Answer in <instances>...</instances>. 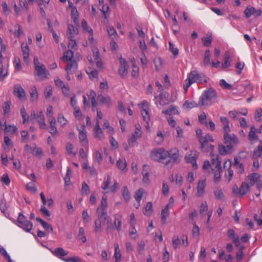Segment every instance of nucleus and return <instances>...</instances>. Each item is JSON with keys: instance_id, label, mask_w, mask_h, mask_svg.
<instances>
[{"instance_id": "41", "label": "nucleus", "mask_w": 262, "mask_h": 262, "mask_svg": "<svg viewBox=\"0 0 262 262\" xmlns=\"http://www.w3.org/2000/svg\"><path fill=\"white\" fill-rule=\"evenodd\" d=\"M5 131L6 133H8L10 135H18V129L17 127L14 125H9L6 126Z\"/></svg>"}, {"instance_id": "14", "label": "nucleus", "mask_w": 262, "mask_h": 262, "mask_svg": "<svg viewBox=\"0 0 262 262\" xmlns=\"http://www.w3.org/2000/svg\"><path fill=\"white\" fill-rule=\"evenodd\" d=\"M86 97L85 95H83V107L85 108L91 102L93 107H95L96 106V101L95 100L96 93L94 91L92 90L89 91L87 94Z\"/></svg>"}, {"instance_id": "23", "label": "nucleus", "mask_w": 262, "mask_h": 262, "mask_svg": "<svg viewBox=\"0 0 262 262\" xmlns=\"http://www.w3.org/2000/svg\"><path fill=\"white\" fill-rule=\"evenodd\" d=\"M248 110L246 108H242L238 111H231L229 112V117L233 119H237L241 115L246 116L248 114Z\"/></svg>"}, {"instance_id": "50", "label": "nucleus", "mask_w": 262, "mask_h": 262, "mask_svg": "<svg viewBox=\"0 0 262 262\" xmlns=\"http://www.w3.org/2000/svg\"><path fill=\"white\" fill-rule=\"evenodd\" d=\"M122 195L125 202H129L131 198V195L128 188L126 186H124L122 188Z\"/></svg>"}, {"instance_id": "34", "label": "nucleus", "mask_w": 262, "mask_h": 262, "mask_svg": "<svg viewBox=\"0 0 262 262\" xmlns=\"http://www.w3.org/2000/svg\"><path fill=\"white\" fill-rule=\"evenodd\" d=\"M199 106V102L193 100H186L182 105V108L186 111H189L191 108Z\"/></svg>"}, {"instance_id": "64", "label": "nucleus", "mask_w": 262, "mask_h": 262, "mask_svg": "<svg viewBox=\"0 0 262 262\" xmlns=\"http://www.w3.org/2000/svg\"><path fill=\"white\" fill-rule=\"evenodd\" d=\"M82 219L84 223H89L91 220V217L89 215L87 210H84L82 213Z\"/></svg>"}, {"instance_id": "9", "label": "nucleus", "mask_w": 262, "mask_h": 262, "mask_svg": "<svg viewBox=\"0 0 262 262\" xmlns=\"http://www.w3.org/2000/svg\"><path fill=\"white\" fill-rule=\"evenodd\" d=\"M140 110L141 114L143 121L147 124L149 126V122L150 120L151 109L150 104L146 100H143L138 104Z\"/></svg>"}, {"instance_id": "52", "label": "nucleus", "mask_w": 262, "mask_h": 262, "mask_svg": "<svg viewBox=\"0 0 262 262\" xmlns=\"http://www.w3.org/2000/svg\"><path fill=\"white\" fill-rule=\"evenodd\" d=\"M94 231L96 233L102 232V222L100 219H97L94 222Z\"/></svg>"}, {"instance_id": "32", "label": "nucleus", "mask_w": 262, "mask_h": 262, "mask_svg": "<svg viewBox=\"0 0 262 262\" xmlns=\"http://www.w3.org/2000/svg\"><path fill=\"white\" fill-rule=\"evenodd\" d=\"M25 150L28 152L32 153L34 155H36L40 157L42 156L41 150L40 148L36 147L35 145H34L33 147H30L29 145L27 144L25 146Z\"/></svg>"}, {"instance_id": "56", "label": "nucleus", "mask_w": 262, "mask_h": 262, "mask_svg": "<svg viewBox=\"0 0 262 262\" xmlns=\"http://www.w3.org/2000/svg\"><path fill=\"white\" fill-rule=\"evenodd\" d=\"M144 192V190L142 188H140L135 192L134 198L137 202H141Z\"/></svg>"}, {"instance_id": "45", "label": "nucleus", "mask_w": 262, "mask_h": 262, "mask_svg": "<svg viewBox=\"0 0 262 262\" xmlns=\"http://www.w3.org/2000/svg\"><path fill=\"white\" fill-rule=\"evenodd\" d=\"M154 210L152 203L150 202H147L143 211L144 214L149 216L152 214Z\"/></svg>"}, {"instance_id": "16", "label": "nucleus", "mask_w": 262, "mask_h": 262, "mask_svg": "<svg viewBox=\"0 0 262 262\" xmlns=\"http://www.w3.org/2000/svg\"><path fill=\"white\" fill-rule=\"evenodd\" d=\"M110 184L111 178L110 177H108L101 186L102 188L105 190V194L109 192L114 193L118 189L119 185L117 182H115L114 184L111 186H110Z\"/></svg>"}, {"instance_id": "21", "label": "nucleus", "mask_w": 262, "mask_h": 262, "mask_svg": "<svg viewBox=\"0 0 262 262\" xmlns=\"http://www.w3.org/2000/svg\"><path fill=\"white\" fill-rule=\"evenodd\" d=\"M78 25L79 24H74V25H73L69 23L68 24V29L66 33L68 38H75V36L78 35L79 33Z\"/></svg>"}, {"instance_id": "8", "label": "nucleus", "mask_w": 262, "mask_h": 262, "mask_svg": "<svg viewBox=\"0 0 262 262\" xmlns=\"http://www.w3.org/2000/svg\"><path fill=\"white\" fill-rule=\"evenodd\" d=\"M210 156L212 157V170L214 173V181L215 182L220 181L221 177V161L217 155H214L211 153Z\"/></svg>"}, {"instance_id": "35", "label": "nucleus", "mask_w": 262, "mask_h": 262, "mask_svg": "<svg viewBox=\"0 0 262 262\" xmlns=\"http://www.w3.org/2000/svg\"><path fill=\"white\" fill-rule=\"evenodd\" d=\"M3 60H0V81H3L8 75V67L3 66Z\"/></svg>"}, {"instance_id": "63", "label": "nucleus", "mask_w": 262, "mask_h": 262, "mask_svg": "<svg viewBox=\"0 0 262 262\" xmlns=\"http://www.w3.org/2000/svg\"><path fill=\"white\" fill-rule=\"evenodd\" d=\"M99 4L100 10L103 13L105 16L106 15V13L109 9L108 6L106 5H103V0H98Z\"/></svg>"}, {"instance_id": "62", "label": "nucleus", "mask_w": 262, "mask_h": 262, "mask_svg": "<svg viewBox=\"0 0 262 262\" xmlns=\"http://www.w3.org/2000/svg\"><path fill=\"white\" fill-rule=\"evenodd\" d=\"M68 39L69 41L68 47L69 50H76L77 48V44L75 38Z\"/></svg>"}, {"instance_id": "20", "label": "nucleus", "mask_w": 262, "mask_h": 262, "mask_svg": "<svg viewBox=\"0 0 262 262\" xmlns=\"http://www.w3.org/2000/svg\"><path fill=\"white\" fill-rule=\"evenodd\" d=\"M21 116L23 119V124H26L29 121L33 122L36 116V114L34 111H32L30 116L27 113L25 107L23 106L21 107L20 110Z\"/></svg>"}, {"instance_id": "24", "label": "nucleus", "mask_w": 262, "mask_h": 262, "mask_svg": "<svg viewBox=\"0 0 262 262\" xmlns=\"http://www.w3.org/2000/svg\"><path fill=\"white\" fill-rule=\"evenodd\" d=\"M81 27L84 33H88L89 34V40L91 43L94 42V38L93 36V30L90 27L87 22L85 20H82L81 21Z\"/></svg>"}, {"instance_id": "40", "label": "nucleus", "mask_w": 262, "mask_h": 262, "mask_svg": "<svg viewBox=\"0 0 262 262\" xmlns=\"http://www.w3.org/2000/svg\"><path fill=\"white\" fill-rule=\"evenodd\" d=\"M114 256L115 259V262H120L121 258V253L119 245L118 243H115L114 244Z\"/></svg>"}, {"instance_id": "2", "label": "nucleus", "mask_w": 262, "mask_h": 262, "mask_svg": "<svg viewBox=\"0 0 262 262\" xmlns=\"http://www.w3.org/2000/svg\"><path fill=\"white\" fill-rule=\"evenodd\" d=\"M88 64L86 68V72L90 78L92 80L98 79V72L96 68L100 69L102 68V62L99 55L97 48L93 49V55L88 57Z\"/></svg>"}, {"instance_id": "26", "label": "nucleus", "mask_w": 262, "mask_h": 262, "mask_svg": "<svg viewBox=\"0 0 262 262\" xmlns=\"http://www.w3.org/2000/svg\"><path fill=\"white\" fill-rule=\"evenodd\" d=\"M14 93L15 96L18 97L20 100H24L26 99L25 92L20 85L15 86Z\"/></svg>"}, {"instance_id": "60", "label": "nucleus", "mask_w": 262, "mask_h": 262, "mask_svg": "<svg viewBox=\"0 0 262 262\" xmlns=\"http://www.w3.org/2000/svg\"><path fill=\"white\" fill-rule=\"evenodd\" d=\"M228 235L229 237L233 241L234 243L238 242V238H239V236L235 233L233 230L229 229L228 231Z\"/></svg>"}, {"instance_id": "27", "label": "nucleus", "mask_w": 262, "mask_h": 262, "mask_svg": "<svg viewBox=\"0 0 262 262\" xmlns=\"http://www.w3.org/2000/svg\"><path fill=\"white\" fill-rule=\"evenodd\" d=\"M205 186L206 183L205 180H201L199 181L196 186V196L200 197L203 196L205 194Z\"/></svg>"}, {"instance_id": "39", "label": "nucleus", "mask_w": 262, "mask_h": 262, "mask_svg": "<svg viewBox=\"0 0 262 262\" xmlns=\"http://www.w3.org/2000/svg\"><path fill=\"white\" fill-rule=\"evenodd\" d=\"M93 132L94 136L99 139L103 138L104 136V134L102 132L101 128L100 127V125L98 123H96V124L94 128Z\"/></svg>"}, {"instance_id": "10", "label": "nucleus", "mask_w": 262, "mask_h": 262, "mask_svg": "<svg viewBox=\"0 0 262 262\" xmlns=\"http://www.w3.org/2000/svg\"><path fill=\"white\" fill-rule=\"evenodd\" d=\"M17 226L27 232H30L32 229L33 224L27 220L22 213H19L17 218Z\"/></svg>"}, {"instance_id": "59", "label": "nucleus", "mask_w": 262, "mask_h": 262, "mask_svg": "<svg viewBox=\"0 0 262 262\" xmlns=\"http://www.w3.org/2000/svg\"><path fill=\"white\" fill-rule=\"evenodd\" d=\"M129 234L132 239H136L138 237V232L136 229L135 225L130 226Z\"/></svg>"}, {"instance_id": "44", "label": "nucleus", "mask_w": 262, "mask_h": 262, "mask_svg": "<svg viewBox=\"0 0 262 262\" xmlns=\"http://www.w3.org/2000/svg\"><path fill=\"white\" fill-rule=\"evenodd\" d=\"M170 208L165 206L161 211V221L163 224H165L167 218L169 215V209Z\"/></svg>"}, {"instance_id": "54", "label": "nucleus", "mask_w": 262, "mask_h": 262, "mask_svg": "<svg viewBox=\"0 0 262 262\" xmlns=\"http://www.w3.org/2000/svg\"><path fill=\"white\" fill-rule=\"evenodd\" d=\"M77 236L78 239L81 241L82 243H84L86 242L87 239L85 235V230L83 228L80 227L79 228Z\"/></svg>"}, {"instance_id": "28", "label": "nucleus", "mask_w": 262, "mask_h": 262, "mask_svg": "<svg viewBox=\"0 0 262 262\" xmlns=\"http://www.w3.org/2000/svg\"><path fill=\"white\" fill-rule=\"evenodd\" d=\"M35 119L38 122L39 126L41 129H45L46 128L47 125L45 122V119L42 112H39L36 114L34 120Z\"/></svg>"}, {"instance_id": "46", "label": "nucleus", "mask_w": 262, "mask_h": 262, "mask_svg": "<svg viewBox=\"0 0 262 262\" xmlns=\"http://www.w3.org/2000/svg\"><path fill=\"white\" fill-rule=\"evenodd\" d=\"M114 225L118 231L121 230L122 216L121 215L116 214L115 215Z\"/></svg>"}, {"instance_id": "1", "label": "nucleus", "mask_w": 262, "mask_h": 262, "mask_svg": "<svg viewBox=\"0 0 262 262\" xmlns=\"http://www.w3.org/2000/svg\"><path fill=\"white\" fill-rule=\"evenodd\" d=\"M150 158L160 162H163L164 160L169 158V159L165 162V165L168 167H171L180 161L179 151L176 148L169 150H166L163 148L154 149L150 152Z\"/></svg>"}, {"instance_id": "3", "label": "nucleus", "mask_w": 262, "mask_h": 262, "mask_svg": "<svg viewBox=\"0 0 262 262\" xmlns=\"http://www.w3.org/2000/svg\"><path fill=\"white\" fill-rule=\"evenodd\" d=\"M224 144H219L218 150L221 155H226L232 153L234 149L233 147L238 144V139L237 136L233 134L224 135Z\"/></svg>"}, {"instance_id": "57", "label": "nucleus", "mask_w": 262, "mask_h": 262, "mask_svg": "<svg viewBox=\"0 0 262 262\" xmlns=\"http://www.w3.org/2000/svg\"><path fill=\"white\" fill-rule=\"evenodd\" d=\"M71 14L74 24H79V13L76 8H73V9L71 10Z\"/></svg>"}, {"instance_id": "4", "label": "nucleus", "mask_w": 262, "mask_h": 262, "mask_svg": "<svg viewBox=\"0 0 262 262\" xmlns=\"http://www.w3.org/2000/svg\"><path fill=\"white\" fill-rule=\"evenodd\" d=\"M217 95L212 89L205 90L199 99V106H210L216 102Z\"/></svg>"}, {"instance_id": "30", "label": "nucleus", "mask_w": 262, "mask_h": 262, "mask_svg": "<svg viewBox=\"0 0 262 262\" xmlns=\"http://www.w3.org/2000/svg\"><path fill=\"white\" fill-rule=\"evenodd\" d=\"M220 121L223 126L224 135L230 134L231 129L229 126L228 119L225 117H221Z\"/></svg>"}, {"instance_id": "55", "label": "nucleus", "mask_w": 262, "mask_h": 262, "mask_svg": "<svg viewBox=\"0 0 262 262\" xmlns=\"http://www.w3.org/2000/svg\"><path fill=\"white\" fill-rule=\"evenodd\" d=\"M171 181H174L176 185L180 187L182 185L183 183L182 176L179 173L176 174L174 176H172Z\"/></svg>"}, {"instance_id": "48", "label": "nucleus", "mask_w": 262, "mask_h": 262, "mask_svg": "<svg viewBox=\"0 0 262 262\" xmlns=\"http://www.w3.org/2000/svg\"><path fill=\"white\" fill-rule=\"evenodd\" d=\"M12 146V142L8 136L4 137V143L3 144V149L6 152L9 151V148Z\"/></svg>"}, {"instance_id": "25", "label": "nucleus", "mask_w": 262, "mask_h": 262, "mask_svg": "<svg viewBox=\"0 0 262 262\" xmlns=\"http://www.w3.org/2000/svg\"><path fill=\"white\" fill-rule=\"evenodd\" d=\"M120 66L118 70V72L120 75L122 77H125L128 74V66L127 64L126 61L124 59H121L120 60Z\"/></svg>"}, {"instance_id": "5", "label": "nucleus", "mask_w": 262, "mask_h": 262, "mask_svg": "<svg viewBox=\"0 0 262 262\" xmlns=\"http://www.w3.org/2000/svg\"><path fill=\"white\" fill-rule=\"evenodd\" d=\"M195 82L203 84L206 83V80L204 75L199 74L196 71H193L189 73L187 78L185 81L183 86L185 93H186L190 86Z\"/></svg>"}, {"instance_id": "49", "label": "nucleus", "mask_w": 262, "mask_h": 262, "mask_svg": "<svg viewBox=\"0 0 262 262\" xmlns=\"http://www.w3.org/2000/svg\"><path fill=\"white\" fill-rule=\"evenodd\" d=\"M53 254L59 257L68 255V251L64 250L62 248H57L53 251Z\"/></svg>"}, {"instance_id": "15", "label": "nucleus", "mask_w": 262, "mask_h": 262, "mask_svg": "<svg viewBox=\"0 0 262 262\" xmlns=\"http://www.w3.org/2000/svg\"><path fill=\"white\" fill-rule=\"evenodd\" d=\"M176 99V95L174 98L168 99L166 94L161 93L159 96H156L155 97V103L158 107L163 106L168 103L173 101Z\"/></svg>"}, {"instance_id": "43", "label": "nucleus", "mask_w": 262, "mask_h": 262, "mask_svg": "<svg viewBox=\"0 0 262 262\" xmlns=\"http://www.w3.org/2000/svg\"><path fill=\"white\" fill-rule=\"evenodd\" d=\"M57 122L62 127H65L68 124L69 121L62 114H59L57 117Z\"/></svg>"}, {"instance_id": "47", "label": "nucleus", "mask_w": 262, "mask_h": 262, "mask_svg": "<svg viewBox=\"0 0 262 262\" xmlns=\"http://www.w3.org/2000/svg\"><path fill=\"white\" fill-rule=\"evenodd\" d=\"M36 220L38 222L40 223V224L42 225L43 228L46 231H47L48 232H49L50 233H51V232H53V227H52V226L51 225H50L49 224L46 223L43 220H42V219H41L40 218H37L36 219Z\"/></svg>"}, {"instance_id": "31", "label": "nucleus", "mask_w": 262, "mask_h": 262, "mask_svg": "<svg viewBox=\"0 0 262 262\" xmlns=\"http://www.w3.org/2000/svg\"><path fill=\"white\" fill-rule=\"evenodd\" d=\"M117 166L122 173L127 171L126 161L125 158H119L117 161Z\"/></svg>"}, {"instance_id": "6", "label": "nucleus", "mask_w": 262, "mask_h": 262, "mask_svg": "<svg viewBox=\"0 0 262 262\" xmlns=\"http://www.w3.org/2000/svg\"><path fill=\"white\" fill-rule=\"evenodd\" d=\"M35 66V76L37 80H42L47 79L50 75L49 72L46 69L45 66L39 61L37 57L34 58Z\"/></svg>"}, {"instance_id": "61", "label": "nucleus", "mask_w": 262, "mask_h": 262, "mask_svg": "<svg viewBox=\"0 0 262 262\" xmlns=\"http://www.w3.org/2000/svg\"><path fill=\"white\" fill-rule=\"evenodd\" d=\"M73 114L76 120L80 121L83 119V115L80 107L73 110Z\"/></svg>"}, {"instance_id": "22", "label": "nucleus", "mask_w": 262, "mask_h": 262, "mask_svg": "<svg viewBox=\"0 0 262 262\" xmlns=\"http://www.w3.org/2000/svg\"><path fill=\"white\" fill-rule=\"evenodd\" d=\"M261 177V175L258 173H252L246 177V181L248 182L251 186H252L260 180Z\"/></svg>"}, {"instance_id": "36", "label": "nucleus", "mask_w": 262, "mask_h": 262, "mask_svg": "<svg viewBox=\"0 0 262 262\" xmlns=\"http://www.w3.org/2000/svg\"><path fill=\"white\" fill-rule=\"evenodd\" d=\"M248 138L252 143H254L258 140V136L256 134V128L254 126H251L248 134Z\"/></svg>"}, {"instance_id": "13", "label": "nucleus", "mask_w": 262, "mask_h": 262, "mask_svg": "<svg viewBox=\"0 0 262 262\" xmlns=\"http://www.w3.org/2000/svg\"><path fill=\"white\" fill-rule=\"evenodd\" d=\"M77 129L79 133L78 138L81 145L88 146L89 141L85 126L84 125H81L80 126H77Z\"/></svg>"}, {"instance_id": "42", "label": "nucleus", "mask_w": 262, "mask_h": 262, "mask_svg": "<svg viewBox=\"0 0 262 262\" xmlns=\"http://www.w3.org/2000/svg\"><path fill=\"white\" fill-rule=\"evenodd\" d=\"M49 122L50 123V132L51 134L55 135L57 133L56 127V120L55 118H49Z\"/></svg>"}, {"instance_id": "29", "label": "nucleus", "mask_w": 262, "mask_h": 262, "mask_svg": "<svg viewBox=\"0 0 262 262\" xmlns=\"http://www.w3.org/2000/svg\"><path fill=\"white\" fill-rule=\"evenodd\" d=\"M220 121L223 126L224 135L230 134L231 129L229 126L228 119L225 117H221Z\"/></svg>"}, {"instance_id": "7", "label": "nucleus", "mask_w": 262, "mask_h": 262, "mask_svg": "<svg viewBox=\"0 0 262 262\" xmlns=\"http://www.w3.org/2000/svg\"><path fill=\"white\" fill-rule=\"evenodd\" d=\"M62 60L67 64L65 69L67 72L69 73L72 71H76L78 65L77 62L74 59V53L72 50H69L63 54Z\"/></svg>"}, {"instance_id": "33", "label": "nucleus", "mask_w": 262, "mask_h": 262, "mask_svg": "<svg viewBox=\"0 0 262 262\" xmlns=\"http://www.w3.org/2000/svg\"><path fill=\"white\" fill-rule=\"evenodd\" d=\"M21 50L24 61L28 64L29 62V46L24 43L21 44Z\"/></svg>"}, {"instance_id": "19", "label": "nucleus", "mask_w": 262, "mask_h": 262, "mask_svg": "<svg viewBox=\"0 0 262 262\" xmlns=\"http://www.w3.org/2000/svg\"><path fill=\"white\" fill-rule=\"evenodd\" d=\"M199 153L196 151H191L189 153H187L185 156V159L187 163L192 164V167L194 169L198 168V165L196 163V159L198 158Z\"/></svg>"}, {"instance_id": "58", "label": "nucleus", "mask_w": 262, "mask_h": 262, "mask_svg": "<svg viewBox=\"0 0 262 262\" xmlns=\"http://www.w3.org/2000/svg\"><path fill=\"white\" fill-rule=\"evenodd\" d=\"M138 45L142 53H145L147 51V47L144 39H139Z\"/></svg>"}, {"instance_id": "17", "label": "nucleus", "mask_w": 262, "mask_h": 262, "mask_svg": "<svg viewBox=\"0 0 262 262\" xmlns=\"http://www.w3.org/2000/svg\"><path fill=\"white\" fill-rule=\"evenodd\" d=\"M262 12L260 9H256L251 6L247 7L244 11V14L247 18L253 17L257 18L261 15Z\"/></svg>"}, {"instance_id": "53", "label": "nucleus", "mask_w": 262, "mask_h": 262, "mask_svg": "<svg viewBox=\"0 0 262 262\" xmlns=\"http://www.w3.org/2000/svg\"><path fill=\"white\" fill-rule=\"evenodd\" d=\"M203 45L206 47H209L211 45L212 42V33H208L206 36L202 39Z\"/></svg>"}, {"instance_id": "37", "label": "nucleus", "mask_w": 262, "mask_h": 262, "mask_svg": "<svg viewBox=\"0 0 262 262\" xmlns=\"http://www.w3.org/2000/svg\"><path fill=\"white\" fill-rule=\"evenodd\" d=\"M162 113L169 116L176 115L180 114L178 107L172 105L170 106L166 110H163Z\"/></svg>"}, {"instance_id": "18", "label": "nucleus", "mask_w": 262, "mask_h": 262, "mask_svg": "<svg viewBox=\"0 0 262 262\" xmlns=\"http://www.w3.org/2000/svg\"><path fill=\"white\" fill-rule=\"evenodd\" d=\"M142 135L141 127L140 124H137L135 126V130L132 133V137L128 139V144L132 146L136 142L138 139H140Z\"/></svg>"}, {"instance_id": "12", "label": "nucleus", "mask_w": 262, "mask_h": 262, "mask_svg": "<svg viewBox=\"0 0 262 262\" xmlns=\"http://www.w3.org/2000/svg\"><path fill=\"white\" fill-rule=\"evenodd\" d=\"M107 206V196L106 194L104 193L102 198L101 205L97 209V213L101 219L105 221H107L108 218L106 210Z\"/></svg>"}, {"instance_id": "38", "label": "nucleus", "mask_w": 262, "mask_h": 262, "mask_svg": "<svg viewBox=\"0 0 262 262\" xmlns=\"http://www.w3.org/2000/svg\"><path fill=\"white\" fill-rule=\"evenodd\" d=\"M251 187L249 184L246 181L243 182L239 189V194L242 196L247 194L250 191Z\"/></svg>"}, {"instance_id": "51", "label": "nucleus", "mask_w": 262, "mask_h": 262, "mask_svg": "<svg viewBox=\"0 0 262 262\" xmlns=\"http://www.w3.org/2000/svg\"><path fill=\"white\" fill-rule=\"evenodd\" d=\"M31 100L32 101H36L38 98V93L36 88L33 86L30 90Z\"/></svg>"}, {"instance_id": "11", "label": "nucleus", "mask_w": 262, "mask_h": 262, "mask_svg": "<svg viewBox=\"0 0 262 262\" xmlns=\"http://www.w3.org/2000/svg\"><path fill=\"white\" fill-rule=\"evenodd\" d=\"M200 142L202 148L206 151H212L214 146L210 144L214 141L213 137L209 134H206L204 136L200 138Z\"/></svg>"}]
</instances>
